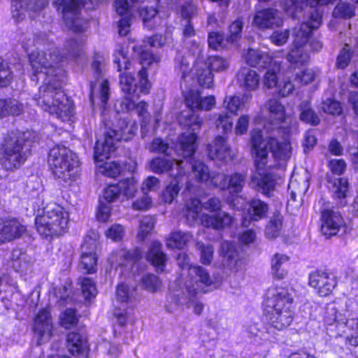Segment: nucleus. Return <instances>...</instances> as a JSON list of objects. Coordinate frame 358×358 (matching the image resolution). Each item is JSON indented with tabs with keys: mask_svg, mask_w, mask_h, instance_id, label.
<instances>
[{
	"mask_svg": "<svg viewBox=\"0 0 358 358\" xmlns=\"http://www.w3.org/2000/svg\"><path fill=\"white\" fill-rule=\"evenodd\" d=\"M190 58L185 57L181 53H178L175 59V69L181 73V77L185 79L191 71Z\"/></svg>",
	"mask_w": 358,
	"mask_h": 358,
	"instance_id": "nucleus-52",
	"label": "nucleus"
},
{
	"mask_svg": "<svg viewBox=\"0 0 358 358\" xmlns=\"http://www.w3.org/2000/svg\"><path fill=\"white\" fill-rule=\"evenodd\" d=\"M159 188V180L155 176H148L142 183L141 190L143 194L157 191Z\"/></svg>",
	"mask_w": 358,
	"mask_h": 358,
	"instance_id": "nucleus-64",
	"label": "nucleus"
},
{
	"mask_svg": "<svg viewBox=\"0 0 358 358\" xmlns=\"http://www.w3.org/2000/svg\"><path fill=\"white\" fill-rule=\"evenodd\" d=\"M68 222V213L56 203L48 205L43 209V214L37 216L35 220L38 232L45 238L62 235L67 228Z\"/></svg>",
	"mask_w": 358,
	"mask_h": 358,
	"instance_id": "nucleus-10",
	"label": "nucleus"
},
{
	"mask_svg": "<svg viewBox=\"0 0 358 358\" xmlns=\"http://www.w3.org/2000/svg\"><path fill=\"white\" fill-rule=\"evenodd\" d=\"M48 3V0H12L13 17L17 21L22 20L25 17L24 12L27 9L36 12L45 7Z\"/></svg>",
	"mask_w": 358,
	"mask_h": 358,
	"instance_id": "nucleus-27",
	"label": "nucleus"
},
{
	"mask_svg": "<svg viewBox=\"0 0 358 358\" xmlns=\"http://www.w3.org/2000/svg\"><path fill=\"white\" fill-rule=\"evenodd\" d=\"M136 130L137 126L135 123L128 122L125 119H120L117 125L105 131L103 142L96 141L94 157L100 173L110 178H116L120 175L122 167L119 163H103V161L108 159L111 153L115 150L117 142L130 140Z\"/></svg>",
	"mask_w": 358,
	"mask_h": 358,
	"instance_id": "nucleus-3",
	"label": "nucleus"
},
{
	"mask_svg": "<svg viewBox=\"0 0 358 358\" xmlns=\"http://www.w3.org/2000/svg\"><path fill=\"white\" fill-rule=\"evenodd\" d=\"M243 22L242 19L238 18L234 20L229 27V35L227 40L231 43L237 41L241 37Z\"/></svg>",
	"mask_w": 358,
	"mask_h": 358,
	"instance_id": "nucleus-57",
	"label": "nucleus"
},
{
	"mask_svg": "<svg viewBox=\"0 0 358 358\" xmlns=\"http://www.w3.org/2000/svg\"><path fill=\"white\" fill-rule=\"evenodd\" d=\"M35 134L29 131L9 136L1 147V166L8 171L19 169L27 160L31 145L29 138Z\"/></svg>",
	"mask_w": 358,
	"mask_h": 358,
	"instance_id": "nucleus-8",
	"label": "nucleus"
},
{
	"mask_svg": "<svg viewBox=\"0 0 358 358\" xmlns=\"http://www.w3.org/2000/svg\"><path fill=\"white\" fill-rule=\"evenodd\" d=\"M149 169L157 174L170 172L171 173L181 175L185 173L184 171V162H178L176 159H168L162 157L152 158L149 162Z\"/></svg>",
	"mask_w": 358,
	"mask_h": 358,
	"instance_id": "nucleus-19",
	"label": "nucleus"
},
{
	"mask_svg": "<svg viewBox=\"0 0 358 358\" xmlns=\"http://www.w3.org/2000/svg\"><path fill=\"white\" fill-rule=\"evenodd\" d=\"M96 242L95 239L87 237L81 246L80 266L86 273L96 271L97 257L96 255Z\"/></svg>",
	"mask_w": 358,
	"mask_h": 358,
	"instance_id": "nucleus-20",
	"label": "nucleus"
},
{
	"mask_svg": "<svg viewBox=\"0 0 358 358\" xmlns=\"http://www.w3.org/2000/svg\"><path fill=\"white\" fill-rule=\"evenodd\" d=\"M265 108L269 113L268 120L274 128L283 129L286 133L290 132L292 128H296V117L291 114H287L284 106L278 99L268 100Z\"/></svg>",
	"mask_w": 358,
	"mask_h": 358,
	"instance_id": "nucleus-13",
	"label": "nucleus"
},
{
	"mask_svg": "<svg viewBox=\"0 0 358 358\" xmlns=\"http://www.w3.org/2000/svg\"><path fill=\"white\" fill-rule=\"evenodd\" d=\"M321 219V231L327 237L336 235L344 224L341 213L333 210H324Z\"/></svg>",
	"mask_w": 358,
	"mask_h": 358,
	"instance_id": "nucleus-23",
	"label": "nucleus"
},
{
	"mask_svg": "<svg viewBox=\"0 0 358 358\" xmlns=\"http://www.w3.org/2000/svg\"><path fill=\"white\" fill-rule=\"evenodd\" d=\"M138 296L136 285H128L126 284H120L116 289V299L121 303L123 306H132L136 300Z\"/></svg>",
	"mask_w": 358,
	"mask_h": 358,
	"instance_id": "nucleus-34",
	"label": "nucleus"
},
{
	"mask_svg": "<svg viewBox=\"0 0 358 358\" xmlns=\"http://www.w3.org/2000/svg\"><path fill=\"white\" fill-rule=\"evenodd\" d=\"M27 259V255L23 253L21 250H13L10 257L12 266L18 272H23L26 271L29 266V262Z\"/></svg>",
	"mask_w": 358,
	"mask_h": 358,
	"instance_id": "nucleus-45",
	"label": "nucleus"
},
{
	"mask_svg": "<svg viewBox=\"0 0 358 358\" xmlns=\"http://www.w3.org/2000/svg\"><path fill=\"white\" fill-rule=\"evenodd\" d=\"M294 317V299L287 289L280 287L271 292L266 301L265 317L270 328L282 331L289 327Z\"/></svg>",
	"mask_w": 358,
	"mask_h": 358,
	"instance_id": "nucleus-7",
	"label": "nucleus"
},
{
	"mask_svg": "<svg viewBox=\"0 0 358 358\" xmlns=\"http://www.w3.org/2000/svg\"><path fill=\"white\" fill-rule=\"evenodd\" d=\"M115 7L117 13L120 16V19L117 22L119 35L127 36L130 31L131 20L128 2L127 0H116Z\"/></svg>",
	"mask_w": 358,
	"mask_h": 358,
	"instance_id": "nucleus-29",
	"label": "nucleus"
},
{
	"mask_svg": "<svg viewBox=\"0 0 358 358\" xmlns=\"http://www.w3.org/2000/svg\"><path fill=\"white\" fill-rule=\"evenodd\" d=\"M80 285L83 297L85 300L91 301L97 294V289L94 281L88 277L80 279Z\"/></svg>",
	"mask_w": 358,
	"mask_h": 358,
	"instance_id": "nucleus-49",
	"label": "nucleus"
},
{
	"mask_svg": "<svg viewBox=\"0 0 358 358\" xmlns=\"http://www.w3.org/2000/svg\"><path fill=\"white\" fill-rule=\"evenodd\" d=\"M243 332L251 341L257 344L274 343L276 341L275 332L270 328L266 322L264 325L257 323L247 324L243 327Z\"/></svg>",
	"mask_w": 358,
	"mask_h": 358,
	"instance_id": "nucleus-18",
	"label": "nucleus"
},
{
	"mask_svg": "<svg viewBox=\"0 0 358 358\" xmlns=\"http://www.w3.org/2000/svg\"><path fill=\"white\" fill-rule=\"evenodd\" d=\"M22 43L29 54L34 71L32 80H43L38 94L34 98L36 104L62 122L70 121L73 115V103L62 91L64 71L59 64L64 62V59L78 57L85 46L84 40L78 38L68 41L66 52L61 55H56V48L45 34L34 38L26 37Z\"/></svg>",
	"mask_w": 358,
	"mask_h": 358,
	"instance_id": "nucleus-1",
	"label": "nucleus"
},
{
	"mask_svg": "<svg viewBox=\"0 0 358 358\" xmlns=\"http://www.w3.org/2000/svg\"><path fill=\"white\" fill-rule=\"evenodd\" d=\"M252 23L259 29H264L280 27L283 20L278 10L266 8L256 13Z\"/></svg>",
	"mask_w": 358,
	"mask_h": 358,
	"instance_id": "nucleus-22",
	"label": "nucleus"
},
{
	"mask_svg": "<svg viewBox=\"0 0 358 358\" xmlns=\"http://www.w3.org/2000/svg\"><path fill=\"white\" fill-rule=\"evenodd\" d=\"M283 8L287 15L295 19L302 10V3L297 0H285Z\"/></svg>",
	"mask_w": 358,
	"mask_h": 358,
	"instance_id": "nucleus-60",
	"label": "nucleus"
},
{
	"mask_svg": "<svg viewBox=\"0 0 358 358\" xmlns=\"http://www.w3.org/2000/svg\"><path fill=\"white\" fill-rule=\"evenodd\" d=\"M117 185L121 194L127 198L133 197L138 189L137 180L133 177L120 181Z\"/></svg>",
	"mask_w": 358,
	"mask_h": 358,
	"instance_id": "nucleus-50",
	"label": "nucleus"
},
{
	"mask_svg": "<svg viewBox=\"0 0 358 358\" xmlns=\"http://www.w3.org/2000/svg\"><path fill=\"white\" fill-rule=\"evenodd\" d=\"M245 62L253 67L267 69L272 64L271 57L266 52L250 48L245 54Z\"/></svg>",
	"mask_w": 358,
	"mask_h": 358,
	"instance_id": "nucleus-30",
	"label": "nucleus"
},
{
	"mask_svg": "<svg viewBox=\"0 0 358 358\" xmlns=\"http://www.w3.org/2000/svg\"><path fill=\"white\" fill-rule=\"evenodd\" d=\"M197 81L199 85L205 88H211L213 85V74L208 67L198 66L196 71Z\"/></svg>",
	"mask_w": 358,
	"mask_h": 358,
	"instance_id": "nucleus-47",
	"label": "nucleus"
},
{
	"mask_svg": "<svg viewBox=\"0 0 358 358\" xmlns=\"http://www.w3.org/2000/svg\"><path fill=\"white\" fill-rule=\"evenodd\" d=\"M61 325L66 329H69L78 322V317L74 309L66 310L61 316Z\"/></svg>",
	"mask_w": 358,
	"mask_h": 358,
	"instance_id": "nucleus-62",
	"label": "nucleus"
},
{
	"mask_svg": "<svg viewBox=\"0 0 358 358\" xmlns=\"http://www.w3.org/2000/svg\"><path fill=\"white\" fill-rule=\"evenodd\" d=\"M171 176L173 179L163 192V200L168 203H171L176 198L180 189V185H182L183 180L186 181L187 179L185 173L181 175L171 173Z\"/></svg>",
	"mask_w": 358,
	"mask_h": 358,
	"instance_id": "nucleus-37",
	"label": "nucleus"
},
{
	"mask_svg": "<svg viewBox=\"0 0 358 358\" xmlns=\"http://www.w3.org/2000/svg\"><path fill=\"white\" fill-rule=\"evenodd\" d=\"M322 110L330 115H340L342 113L341 103L333 99H327L322 103Z\"/></svg>",
	"mask_w": 358,
	"mask_h": 358,
	"instance_id": "nucleus-59",
	"label": "nucleus"
},
{
	"mask_svg": "<svg viewBox=\"0 0 358 358\" xmlns=\"http://www.w3.org/2000/svg\"><path fill=\"white\" fill-rule=\"evenodd\" d=\"M120 194L121 192L117 184L108 185L104 189L102 196L99 199L96 211V217L99 221L105 222L110 219L113 203L118 200Z\"/></svg>",
	"mask_w": 358,
	"mask_h": 358,
	"instance_id": "nucleus-15",
	"label": "nucleus"
},
{
	"mask_svg": "<svg viewBox=\"0 0 358 358\" xmlns=\"http://www.w3.org/2000/svg\"><path fill=\"white\" fill-rule=\"evenodd\" d=\"M141 282L145 289L150 292H157L162 285V282L157 275L154 274H146L141 278Z\"/></svg>",
	"mask_w": 358,
	"mask_h": 358,
	"instance_id": "nucleus-55",
	"label": "nucleus"
},
{
	"mask_svg": "<svg viewBox=\"0 0 358 358\" xmlns=\"http://www.w3.org/2000/svg\"><path fill=\"white\" fill-rule=\"evenodd\" d=\"M337 285L335 276L327 271H315L309 275V285L320 296H329Z\"/></svg>",
	"mask_w": 358,
	"mask_h": 358,
	"instance_id": "nucleus-16",
	"label": "nucleus"
},
{
	"mask_svg": "<svg viewBox=\"0 0 358 358\" xmlns=\"http://www.w3.org/2000/svg\"><path fill=\"white\" fill-rule=\"evenodd\" d=\"M48 164L55 178L69 182L75 180L80 162L78 156L70 149L57 145L49 152Z\"/></svg>",
	"mask_w": 358,
	"mask_h": 358,
	"instance_id": "nucleus-9",
	"label": "nucleus"
},
{
	"mask_svg": "<svg viewBox=\"0 0 358 358\" xmlns=\"http://www.w3.org/2000/svg\"><path fill=\"white\" fill-rule=\"evenodd\" d=\"M268 210V206L264 201L257 199H252L246 209L242 224L248 227L251 221L257 222L265 218Z\"/></svg>",
	"mask_w": 358,
	"mask_h": 358,
	"instance_id": "nucleus-26",
	"label": "nucleus"
},
{
	"mask_svg": "<svg viewBox=\"0 0 358 358\" xmlns=\"http://www.w3.org/2000/svg\"><path fill=\"white\" fill-rule=\"evenodd\" d=\"M179 266L183 270H187L190 280L185 282V292L189 299H193L199 292L206 293L207 287L214 285V280L210 276L207 270L200 266H192L187 254L179 253L177 257Z\"/></svg>",
	"mask_w": 358,
	"mask_h": 358,
	"instance_id": "nucleus-11",
	"label": "nucleus"
},
{
	"mask_svg": "<svg viewBox=\"0 0 358 358\" xmlns=\"http://www.w3.org/2000/svg\"><path fill=\"white\" fill-rule=\"evenodd\" d=\"M197 246L201 253V262L203 264L209 265L213 258L214 249L210 244L204 245L198 243Z\"/></svg>",
	"mask_w": 358,
	"mask_h": 358,
	"instance_id": "nucleus-61",
	"label": "nucleus"
},
{
	"mask_svg": "<svg viewBox=\"0 0 358 358\" xmlns=\"http://www.w3.org/2000/svg\"><path fill=\"white\" fill-rule=\"evenodd\" d=\"M240 86L245 92L255 91L259 85V76L254 70L243 69L238 75Z\"/></svg>",
	"mask_w": 358,
	"mask_h": 358,
	"instance_id": "nucleus-33",
	"label": "nucleus"
},
{
	"mask_svg": "<svg viewBox=\"0 0 358 358\" xmlns=\"http://www.w3.org/2000/svg\"><path fill=\"white\" fill-rule=\"evenodd\" d=\"M134 99L131 97L123 98L118 104H116L115 108L117 111L123 113L135 110L141 120L143 129L150 122V115L148 111V104L143 101L136 103Z\"/></svg>",
	"mask_w": 358,
	"mask_h": 358,
	"instance_id": "nucleus-21",
	"label": "nucleus"
},
{
	"mask_svg": "<svg viewBox=\"0 0 358 358\" xmlns=\"http://www.w3.org/2000/svg\"><path fill=\"white\" fill-rule=\"evenodd\" d=\"M149 150L152 152L164 153L167 156L171 155L174 151L164 140L160 138H155L151 143Z\"/></svg>",
	"mask_w": 358,
	"mask_h": 358,
	"instance_id": "nucleus-54",
	"label": "nucleus"
},
{
	"mask_svg": "<svg viewBox=\"0 0 358 358\" xmlns=\"http://www.w3.org/2000/svg\"><path fill=\"white\" fill-rule=\"evenodd\" d=\"M203 207L215 213H202V206L198 199L193 198L187 201L183 213L189 224L199 223L206 227L222 229L230 227L234 222V219L231 215L220 210L221 203L219 199L210 198L204 203Z\"/></svg>",
	"mask_w": 358,
	"mask_h": 358,
	"instance_id": "nucleus-6",
	"label": "nucleus"
},
{
	"mask_svg": "<svg viewBox=\"0 0 358 358\" xmlns=\"http://www.w3.org/2000/svg\"><path fill=\"white\" fill-rule=\"evenodd\" d=\"M185 99L186 105L192 110H210L215 106L214 96H202L199 90H189Z\"/></svg>",
	"mask_w": 358,
	"mask_h": 358,
	"instance_id": "nucleus-25",
	"label": "nucleus"
},
{
	"mask_svg": "<svg viewBox=\"0 0 358 358\" xmlns=\"http://www.w3.org/2000/svg\"><path fill=\"white\" fill-rule=\"evenodd\" d=\"M33 330L37 338L38 345L50 340L52 336V320L48 309L44 308L38 313L34 319Z\"/></svg>",
	"mask_w": 358,
	"mask_h": 358,
	"instance_id": "nucleus-17",
	"label": "nucleus"
},
{
	"mask_svg": "<svg viewBox=\"0 0 358 358\" xmlns=\"http://www.w3.org/2000/svg\"><path fill=\"white\" fill-rule=\"evenodd\" d=\"M162 244L158 241H153L150 244L147 259L152 263L158 272H162L165 268L166 255L162 251Z\"/></svg>",
	"mask_w": 358,
	"mask_h": 358,
	"instance_id": "nucleus-32",
	"label": "nucleus"
},
{
	"mask_svg": "<svg viewBox=\"0 0 358 358\" xmlns=\"http://www.w3.org/2000/svg\"><path fill=\"white\" fill-rule=\"evenodd\" d=\"M252 95L245 94L242 96H226L224 100V107L226 108L231 113L236 114L246 103L250 101Z\"/></svg>",
	"mask_w": 358,
	"mask_h": 358,
	"instance_id": "nucleus-40",
	"label": "nucleus"
},
{
	"mask_svg": "<svg viewBox=\"0 0 358 358\" xmlns=\"http://www.w3.org/2000/svg\"><path fill=\"white\" fill-rule=\"evenodd\" d=\"M289 257L284 254H275L271 261V273L278 279H283L287 274Z\"/></svg>",
	"mask_w": 358,
	"mask_h": 358,
	"instance_id": "nucleus-35",
	"label": "nucleus"
},
{
	"mask_svg": "<svg viewBox=\"0 0 358 358\" xmlns=\"http://www.w3.org/2000/svg\"><path fill=\"white\" fill-rule=\"evenodd\" d=\"M203 65L212 71L222 72L229 69V62L227 59L220 56H210Z\"/></svg>",
	"mask_w": 358,
	"mask_h": 358,
	"instance_id": "nucleus-46",
	"label": "nucleus"
},
{
	"mask_svg": "<svg viewBox=\"0 0 358 358\" xmlns=\"http://www.w3.org/2000/svg\"><path fill=\"white\" fill-rule=\"evenodd\" d=\"M222 255V265L229 269L236 268L238 262V253L234 244L229 241H223L220 245Z\"/></svg>",
	"mask_w": 358,
	"mask_h": 358,
	"instance_id": "nucleus-36",
	"label": "nucleus"
},
{
	"mask_svg": "<svg viewBox=\"0 0 358 358\" xmlns=\"http://www.w3.org/2000/svg\"><path fill=\"white\" fill-rule=\"evenodd\" d=\"M355 15L353 5L347 2H341L336 5L333 11V16L341 18H350Z\"/></svg>",
	"mask_w": 358,
	"mask_h": 358,
	"instance_id": "nucleus-51",
	"label": "nucleus"
},
{
	"mask_svg": "<svg viewBox=\"0 0 358 358\" xmlns=\"http://www.w3.org/2000/svg\"><path fill=\"white\" fill-rule=\"evenodd\" d=\"M335 320L338 323H342L350 329H356L358 330V306L351 307L344 311L343 314H336Z\"/></svg>",
	"mask_w": 358,
	"mask_h": 358,
	"instance_id": "nucleus-39",
	"label": "nucleus"
},
{
	"mask_svg": "<svg viewBox=\"0 0 358 358\" xmlns=\"http://www.w3.org/2000/svg\"><path fill=\"white\" fill-rule=\"evenodd\" d=\"M251 153L257 167L252 176L250 186L263 194L269 196L275 189L276 178L270 169L274 165L268 164V153L276 160L286 161L290 156V145L288 143H280L274 138H264L262 131L254 129L251 132Z\"/></svg>",
	"mask_w": 358,
	"mask_h": 358,
	"instance_id": "nucleus-2",
	"label": "nucleus"
},
{
	"mask_svg": "<svg viewBox=\"0 0 358 358\" xmlns=\"http://www.w3.org/2000/svg\"><path fill=\"white\" fill-rule=\"evenodd\" d=\"M351 57L350 47L345 44L337 57V66L340 69L345 68L349 64Z\"/></svg>",
	"mask_w": 358,
	"mask_h": 358,
	"instance_id": "nucleus-63",
	"label": "nucleus"
},
{
	"mask_svg": "<svg viewBox=\"0 0 358 358\" xmlns=\"http://www.w3.org/2000/svg\"><path fill=\"white\" fill-rule=\"evenodd\" d=\"M282 224V217L280 214H275L268 225L266 226L265 234L268 238H273L280 235Z\"/></svg>",
	"mask_w": 358,
	"mask_h": 358,
	"instance_id": "nucleus-48",
	"label": "nucleus"
},
{
	"mask_svg": "<svg viewBox=\"0 0 358 358\" xmlns=\"http://www.w3.org/2000/svg\"><path fill=\"white\" fill-rule=\"evenodd\" d=\"M155 225L154 218L151 216L143 217L140 222L138 238L141 241L144 240Z\"/></svg>",
	"mask_w": 358,
	"mask_h": 358,
	"instance_id": "nucleus-56",
	"label": "nucleus"
},
{
	"mask_svg": "<svg viewBox=\"0 0 358 358\" xmlns=\"http://www.w3.org/2000/svg\"><path fill=\"white\" fill-rule=\"evenodd\" d=\"M192 235L188 232L180 231L171 233L166 239V245L170 248H183L191 240Z\"/></svg>",
	"mask_w": 358,
	"mask_h": 358,
	"instance_id": "nucleus-43",
	"label": "nucleus"
},
{
	"mask_svg": "<svg viewBox=\"0 0 358 358\" xmlns=\"http://www.w3.org/2000/svg\"><path fill=\"white\" fill-rule=\"evenodd\" d=\"M120 256L124 259L122 265L127 266V264H135L138 259L142 257V252L138 248H135L131 250H121Z\"/></svg>",
	"mask_w": 358,
	"mask_h": 358,
	"instance_id": "nucleus-58",
	"label": "nucleus"
},
{
	"mask_svg": "<svg viewBox=\"0 0 358 358\" xmlns=\"http://www.w3.org/2000/svg\"><path fill=\"white\" fill-rule=\"evenodd\" d=\"M207 151L208 157L213 160L225 162L231 159L230 148L226 139L221 136H216L214 141L208 145Z\"/></svg>",
	"mask_w": 358,
	"mask_h": 358,
	"instance_id": "nucleus-28",
	"label": "nucleus"
},
{
	"mask_svg": "<svg viewBox=\"0 0 358 358\" xmlns=\"http://www.w3.org/2000/svg\"><path fill=\"white\" fill-rule=\"evenodd\" d=\"M110 96V88L108 80H103L101 83H92L90 85V99L92 104H94L95 99H99L105 105Z\"/></svg>",
	"mask_w": 358,
	"mask_h": 358,
	"instance_id": "nucleus-38",
	"label": "nucleus"
},
{
	"mask_svg": "<svg viewBox=\"0 0 358 358\" xmlns=\"http://www.w3.org/2000/svg\"><path fill=\"white\" fill-rule=\"evenodd\" d=\"M299 119L306 123L313 126L319 124L320 120L312 108L309 101H303L299 105Z\"/></svg>",
	"mask_w": 358,
	"mask_h": 358,
	"instance_id": "nucleus-41",
	"label": "nucleus"
},
{
	"mask_svg": "<svg viewBox=\"0 0 358 358\" xmlns=\"http://www.w3.org/2000/svg\"><path fill=\"white\" fill-rule=\"evenodd\" d=\"M246 175L241 173H234L228 176L227 189L231 194H238L242 192L245 184Z\"/></svg>",
	"mask_w": 358,
	"mask_h": 358,
	"instance_id": "nucleus-44",
	"label": "nucleus"
},
{
	"mask_svg": "<svg viewBox=\"0 0 358 358\" xmlns=\"http://www.w3.org/2000/svg\"><path fill=\"white\" fill-rule=\"evenodd\" d=\"M217 116L215 122V126L218 130L224 134L231 131L233 126V119L227 113L215 115Z\"/></svg>",
	"mask_w": 358,
	"mask_h": 358,
	"instance_id": "nucleus-53",
	"label": "nucleus"
},
{
	"mask_svg": "<svg viewBox=\"0 0 358 358\" xmlns=\"http://www.w3.org/2000/svg\"><path fill=\"white\" fill-rule=\"evenodd\" d=\"M69 351L73 355H85L88 350L86 337L83 334L71 332L66 339Z\"/></svg>",
	"mask_w": 358,
	"mask_h": 358,
	"instance_id": "nucleus-31",
	"label": "nucleus"
},
{
	"mask_svg": "<svg viewBox=\"0 0 358 358\" xmlns=\"http://www.w3.org/2000/svg\"><path fill=\"white\" fill-rule=\"evenodd\" d=\"M322 15L318 10H314L308 22H303L293 30L294 37L292 48L287 55V61L293 65L302 66L309 60V51H319L322 43L317 39L310 41V34L317 29L322 23Z\"/></svg>",
	"mask_w": 358,
	"mask_h": 358,
	"instance_id": "nucleus-5",
	"label": "nucleus"
},
{
	"mask_svg": "<svg viewBox=\"0 0 358 358\" xmlns=\"http://www.w3.org/2000/svg\"><path fill=\"white\" fill-rule=\"evenodd\" d=\"M114 64L118 71L124 70V73L120 74V85L124 94V98H138L140 93L148 94L150 89V83L148 79L146 68L153 63L159 61L158 56L152 54L149 50H143L141 53V69L138 72V81L134 78L131 72H129L131 63L127 54L120 50L115 52Z\"/></svg>",
	"mask_w": 358,
	"mask_h": 358,
	"instance_id": "nucleus-4",
	"label": "nucleus"
},
{
	"mask_svg": "<svg viewBox=\"0 0 358 358\" xmlns=\"http://www.w3.org/2000/svg\"><path fill=\"white\" fill-rule=\"evenodd\" d=\"M23 111V105L15 99H0V117L18 115Z\"/></svg>",
	"mask_w": 358,
	"mask_h": 358,
	"instance_id": "nucleus-42",
	"label": "nucleus"
},
{
	"mask_svg": "<svg viewBox=\"0 0 358 358\" xmlns=\"http://www.w3.org/2000/svg\"><path fill=\"white\" fill-rule=\"evenodd\" d=\"M179 122L184 128L192 131L185 132L180 137L176 152L179 156L189 158L193 155L196 148L197 135L196 131H199L202 121L199 115L193 111H187L181 114Z\"/></svg>",
	"mask_w": 358,
	"mask_h": 358,
	"instance_id": "nucleus-12",
	"label": "nucleus"
},
{
	"mask_svg": "<svg viewBox=\"0 0 358 358\" xmlns=\"http://www.w3.org/2000/svg\"><path fill=\"white\" fill-rule=\"evenodd\" d=\"M188 165L191 166L192 173L198 181H209L210 185L219 187L221 189H227L228 175L221 173L210 175L208 168L199 160L189 162Z\"/></svg>",
	"mask_w": 358,
	"mask_h": 358,
	"instance_id": "nucleus-14",
	"label": "nucleus"
},
{
	"mask_svg": "<svg viewBox=\"0 0 358 358\" xmlns=\"http://www.w3.org/2000/svg\"><path fill=\"white\" fill-rule=\"evenodd\" d=\"M26 227L15 219L0 221V245L20 238Z\"/></svg>",
	"mask_w": 358,
	"mask_h": 358,
	"instance_id": "nucleus-24",
	"label": "nucleus"
}]
</instances>
